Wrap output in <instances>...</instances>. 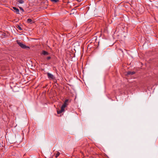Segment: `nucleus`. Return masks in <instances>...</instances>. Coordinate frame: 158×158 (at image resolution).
Listing matches in <instances>:
<instances>
[{
  "mask_svg": "<svg viewBox=\"0 0 158 158\" xmlns=\"http://www.w3.org/2000/svg\"><path fill=\"white\" fill-rule=\"evenodd\" d=\"M69 102V99H67L65 100L64 103L61 106V110L57 111L58 114H61L64 111V108L68 105Z\"/></svg>",
  "mask_w": 158,
  "mask_h": 158,
  "instance_id": "f257e3e1",
  "label": "nucleus"
},
{
  "mask_svg": "<svg viewBox=\"0 0 158 158\" xmlns=\"http://www.w3.org/2000/svg\"><path fill=\"white\" fill-rule=\"evenodd\" d=\"M16 42H17V43L22 48L29 49L30 48L29 46H26L25 44H23L22 43L20 42L19 41V40H16Z\"/></svg>",
  "mask_w": 158,
  "mask_h": 158,
  "instance_id": "f03ea898",
  "label": "nucleus"
},
{
  "mask_svg": "<svg viewBox=\"0 0 158 158\" xmlns=\"http://www.w3.org/2000/svg\"><path fill=\"white\" fill-rule=\"evenodd\" d=\"M47 74L48 78L49 79L53 80L55 79V77H54V76L53 75H52V74L49 73H47Z\"/></svg>",
  "mask_w": 158,
  "mask_h": 158,
  "instance_id": "7ed1b4c3",
  "label": "nucleus"
},
{
  "mask_svg": "<svg viewBox=\"0 0 158 158\" xmlns=\"http://www.w3.org/2000/svg\"><path fill=\"white\" fill-rule=\"evenodd\" d=\"M13 11L15 12L16 14H19V10L18 9L16 8L15 7H13Z\"/></svg>",
  "mask_w": 158,
  "mask_h": 158,
  "instance_id": "20e7f679",
  "label": "nucleus"
},
{
  "mask_svg": "<svg viewBox=\"0 0 158 158\" xmlns=\"http://www.w3.org/2000/svg\"><path fill=\"white\" fill-rule=\"evenodd\" d=\"M41 54L44 56H47L49 54V53L43 50L41 52Z\"/></svg>",
  "mask_w": 158,
  "mask_h": 158,
  "instance_id": "39448f33",
  "label": "nucleus"
},
{
  "mask_svg": "<svg viewBox=\"0 0 158 158\" xmlns=\"http://www.w3.org/2000/svg\"><path fill=\"white\" fill-rule=\"evenodd\" d=\"M27 22L28 23H31L33 22L32 19H30V18L28 19H27Z\"/></svg>",
  "mask_w": 158,
  "mask_h": 158,
  "instance_id": "423d86ee",
  "label": "nucleus"
},
{
  "mask_svg": "<svg viewBox=\"0 0 158 158\" xmlns=\"http://www.w3.org/2000/svg\"><path fill=\"white\" fill-rule=\"evenodd\" d=\"M135 72H130V71H129V72H127V75H133L134 74H135Z\"/></svg>",
  "mask_w": 158,
  "mask_h": 158,
  "instance_id": "0eeeda50",
  "label": "nucleus"
},
{
  "mask_svg": "<svg viewBox=\"0 0 158 158\" xmlns=\"http://www.w3.org/2000/svg\"><path fill=\"white\" fill-rule=\"evenodd\" d=\"M52 2H59V0H50Z\"/></svg>",
  "mask_w": 158,
  "mask_h": 158,
  "instance_id": "6e6552de",
  "label": "nucleus"
},
{
  "mask_svg": "<svg viewBox=\"0 0 158 158\" xmlns=\"http://www.w3.org/2000/svg\"><path fill=\"white\" fill-rule=\"evenodd\" d=\"M16 27L19 30H20V31L22 30V29L21 27L19 25H18Z\"/></svg>",
  "mask_w": 158,
  "mask_h": 158,
  "instance_id": "1a4fd4ad",
  "label": "nucleus"
},
{
  "mask_svg": "<svg viewBox=\"0 0 158 158\" xmlns=\"http://www.w3.org/2000/svg\"><path fill=\"white\" fill-rule=\"evenodd\" d=\"M18 2L20 4H22L23 3L24 1L23 0H18Z\"/></svg>",
  "mask_w": 158,
  "mask_h": 158,
  "instance_id": "9d476101",
  "label": "nucleus"
},
{
  "mask_svg": "<svg viewBox=\"0 0 158 158\" xmlns=\"http://www.w3.org/2000/svg\"><path fill=\"white\" fill-rule=\"evenodd\" d=\"M60 154V153L59 152H57V153L56 155V156H55L56 157V158L57 157L59 156Z\"/></svg>",
  "mask_w": 158,
  "mask_h": 158,
  "instance_id": "9b49d317",
  "label": "nucleus"
},
{
  "mask_svg": "<svg viewBox=\"0 0 158 158\" xmlns=\"http://www.w3.org/2000/svg\"><path fill=\"white\" fill-rule=\"evenodd\" d=\"M19 8L23 12H24V10L22 8V7H19Z\"/></svg>",
  "mask_w": 158,
  "mask_h": 158,
  "instance_id": "f8f14e48",
  "label": "nucleus"
},
{
  "mask_svg": "<svg viewBox=\"0 0 158 158\" xmlns=\"http://www.w3.org/2000/svg\"><path fill=\"white\" fill-rule=\"evenodd\" d=\"M51 57L50 56H48L47 57L46 59L47 60H49L51 59Z\"/></svg>",
  "mask_w": 158,
  "mask_h": 158,
  "instance_id": "ddd939ff",
  "label": "nucleus"
}]
</instances>
